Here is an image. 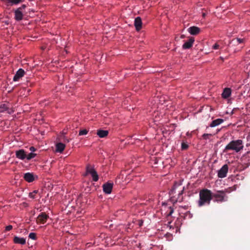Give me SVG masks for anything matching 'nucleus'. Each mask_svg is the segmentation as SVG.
Instances as JSON below:
<instances>
[{
    "instance_id": "obj_1",
    "label": "nucleus",
    "mask_w": 250,
    "mask_h": 250,
    "mask_svg": "<svg viewBox=\"0 0 250 250\" xmlns=\"http://www.w3.org/2000/svg\"><path fill=\"white\" fill-rule=\"evenodd\" d=\"M185 189L184 187H181V184L178 183H175L173 187L169 192V195L171 200L174 203L176 202H182L183 197L182 195Z\"/></svg>"
},
{
    "instance_id": "obj_2",
    "label": "nucleus",
    "mask_w": 250,
    "mask_h": 250,
    "mask_svg": "<svg viewBox=\"0 0 250 250\" xmlns=\"http://www.w3.org/2000/svg\"><path fill=\"white\" fill-rule=\"evenodd\" d=\"M199 199L198 201L199 207H203L205 205H209L212 199V192L209 189L203 188L199 192Z\"/></svg>"
},
{
    "instance_id": "obj_3",
    "label": "nucleus",
    "mask_w": 250,
    "mask_h": 250,
    "mask_svg": "<svg viewBox=\"0 0 250 250\" xmlns=\"http://www.w3.org/2000/svg\"><path fill=\"white\" fill-rule=\"evenodd\" d=\"M243 148V142L241 140H233L226 146L224 151L227 152L228 150H231L238 152L242 150Z\"/></svg>"
},
{
    "instance_id": "obj_4",
    "label": "nucleus",
    "mask_w": 250,
    "mask_h": 250,
    "mask_svg": "<svg viewBox=\"0 0 250 250\" xmlns=\"http://www.w3.org/2000/svg\"><path fill=\"white\" fill-rule=\"evenodd\" d=\"M228 197L226 192L224 190H218L215 193H212V199L217 203H223L228 200Z\"/></svg>"
},
{
    "instance_id": "obj_5",
    "label": "nucleus",
    "mask_w": 250,
    "mask_h": 250,
    "mask_svg": "<svg viewBox=\"0 0 250 250\" xmlns=\"http://www.w3.org/2000/svg\"><path fill=\"white\" fill-rule=\"evenodd\" d=\"M86 172L87 174H91L93 181L97 182L99 180V176L96 170L90 165L86 167Z\"/></svg>"
},
{
    "instance_id": "obj_6",
    "label": "nucleus",
    "mask_w": 250,
    "mask_h": 250,
    "mask_svg": "<svg viewBox=\"0 0 250 250\" xmlns=\"http://www.w3.org/2000/svg\"><path fill=\"white\" fill-rule=\"evenodd\" d=\"M229 170V167L227 165H224L218 171V176L219 178H225L227 176Z\"/></svg>"
},
{
    "instance_id": "obj_7",
    "label": "nucleus",
    "mask_w": 250,
    "mask_h": 250,
    "mask_svg": "<svg viewBox=\"0 0 250 250\" xmlns=\"http://www.w3.org/2000/svg\"><path fill=\"white\" fill-rule=\"evenodd\" d=\"M48 218V215H47L45 213L42 212L38 216L36 222L37 223L43 224L46 222Z\"/></svg>"
},
{
    "instance_id": "obj_8",
    "label": "nucleus",
    "mask_w": 250,
    "mask_h": 250,
    "mask_svg": "<svg viewBox=\"0 0 250 250\" xmlns=\"http://www.w3.org/2000/svg\"><path fill=\"white\" fill-rule=\"evenodd\" d=\"M7 111L8 113L11 114L13 112L12 109H10L8 104H0V112Z\"/></svg>"
},
{
    "instance_id": "obj_9",
    "label": "nucleus",
    "mask_w": 250,
    "mask_h": 250,
    "mask_svg": "<svg viewBox=\"0 0 250 250\" xmlns=\"http://www.w3.org/2000/svg\"><path fill=\"white\" fill-rule=\"evenodd\" d=\"M25 75V71L22 68H20L16 72V75L14 76L13 81L14 82L18 81L21 78Z\"/></svg>"
},
{
    "instance_id": "obj_10",
    "label": "nucleus",
    "mask_w": 250,
    "mask_h": 250,
    "mask_svg": "<svg viewBox=\"0 0 250 250\" xmlns=\"http://www.w3.org/2000/svg\"><path fill=\"white\" fill-rule=\"evenodd\" d=\"M3 2L5 3L7 6H12L14 5H17L20 3L22 2L23 0H0Z\"/></svg>"
},
{
    "instance_id": "obj_11",
    "label": "nucleus",
    "mask_w": 250,
    "mask_h": 250,
    "mask_svg": "<svg viewBox=\"0 0 250 250\" xmlns=\"http://www.w3.org/2000/svg\"><path fill=\"white\" fill-rule=\"evenodd\" d=\"M113 188V183H106L103 185L104 191L106 194H110Z\"/></svg>"
},
{
    "instance_id": "obj_12",
    "label": "nucleus",
    "mask_w": 250,
    "mask_h": 250,
    "mask_svg": "<svg viewBox=\"0 0 250 250\" xmlns=\"http://www.w3.org/2000/svg\"><path fill=\"white\" fill-rule=\"evenodd\" d=\"M134 25L137 31H139L142 27V19L140 17H137L135 18L134 21Z\"/></svg>"
},
{
    "instance_id": "obj_13",
    "label": "nucleus",
    "mask_w": 250,
    "mask_h": 250,
    "mask_svg": "<svg viewBox=\"0 0 250 250\" xmlns=\"http://www.w3.org/2000/svg\"><path fill=\"white\" fill-rule=\"evenodd\" d=\"M16 155L17 158L20 159L21 160H24V158H26V157L27 156L26 152L24 151V149H22L16 151Z\"/></svg>"
},
{
    "instance_id": "obj_14",
    "label": "nucleus",
    "mask_w": 250,
    "mask_h": 250,
    "mask_svg": "<svg viewBox=\"0 0 250 250\" xmlns=\"http://www.w3.org/2000/svg\"><path fill=\"white\" fill-rule=\"evenodd\" d=\"M23 179H24L26 182L31 183L34 181L35 176L33 173L27 172L23 175Z\"/></svg>"
},
{
    "instance_id": "obj_15",
    "label": "nucleus",
    "mask_w": 250,
    "mask_h": 250,
    "mask_svg": "<svg viewBox=\"0 0 250 250\" xmlns=\"http://www.w3.org/2000/svg\"><path fill=\"white\" fill-rule=\"evenodd\" d=\"M195 40L193 38H190L189 40L183 45V48L184 49H190L193 46Z\"/></svg>"
},
{
    "instance_id": "obj_16",
    "label": "nucleus",
    "mask_w": 250,
    "mask_h": 250,
    "mask_svg": "<svg viewBox=\"0 0 250 250\" xmlns=\"http://www.w3.org/2000/svg\"><path fill=\"white\" fill-rule=\"evenodd\" d=\"M188 31L190 35H198L200 33V28L192 26L188 28Z\"/></svg>"
},
{
    "instance_id": "obj_17",
    "label": "nucleus",
    "mask_w": 250,
    "mask_h": 250,
    "mask_svg": "<svg viewBox=\"0 0 250 250\" xmlns=\"http://www.w3.org/2000/svg\"><path fill=\"white\" fill-rule=\"evenodd\" d=\"M15 19L17 21H21L23 19L22 12L19 9H16L15 11Z\"/></svg>"
},
{
    "instance_id": "obj_18",
    "label": "nucleus",
    "mask_w": 250,
    "mask_h": 250,
    "mask_svg": "<svg viewBox=\"0 0 250 250\" xmlns=\"http://www.w3.org/2000/svg\"><path fill=\"white\" fill-rule=\"evenodd\" d=\"M231 94V90L229 88H226L224 89L222 96L224 99H227L229 98Z\"/></svg>"
},
{
    "instance_id": "obj_19",
    "label": "nucleus",
    "mask_w": 250,
    "mask_h": 250,
    "mask_svg": "<svg viewBox=\"0 0 250 250\" xmlns=\"http://www.w3.org/2000/svg\"><path fill=\"white\" fill-rule=\"evenodd\" d=\"M13 240L15 243L20 244L21 245H25L26 243V239L23 237L16 236L14 237Z\"/></svg>"
},
{
    "instance_id": "obj_20",
    "label": "nucleus",
    "mask_w": 250,
    "mask_h": 250,
    "mask_svg": "<svg viewBox=\"0 0 250 250\" xmlns=\"http://www.w3.org/2000/svg\"><path fill=\"white\" fill-rule=\"evenodd\" d=\"M224 121V119H221V118H218L217 119L213 120L210 125V126L211 127H215L222 124Z\"/></svg>"
},
{
    "instance_id": "obj_21",
    "label": "nucleus",
    "mask_w": 250,
    "mask_h": 250,
    "mask_svg": "<svg viewBox=\"0 0 250 250\" xmlns=\"http://www.w3.org/2000/svg\"><path fill=\"white\" fill-rule=\"evenodd\" d=\"M65 148V145L62 143H59L56 145V151L62 153Z\"/></svg>"
},
{
    "instance_id": "obj_22",
    "label": "nucleus",
    "mask_w": 250,
    "mask_h": 250,
    "mask_svg": "<svg viewBox=\"0 0 250 250\" xmlns=\"http://www.w3.org/2000/svg\"><path fill=\"white\" fill-rule=\"evenodd\" d=\"M109 132L107 130H99L97 131V134L100 138H104L108 135Z\"/></svg>"
},
{
    "instance_id": "obj_23",
    "label": "nucleus",
    "mask_w": 250,
    "mask_h": 250,
    "mask_svg": "<svg viewBox=\"0 0 250 250\" xmlns=\"http://www.w3.org/2000/svg\"><path fill=\"white\" fill-rule=\"evenodd\" d=\"M36 156V153L30 152L28 154L26 155V157L25 158L27 160H31V159L35 157Z\"/></svg>"
},
{
    "instance_id": "obj_24",
    "label": "nucleus",
    "mask_w": 250,
    "mask_h": 250,
    "mask_svg": "<svg viewBox=\"0 0 250 250\" xmlns=\"http://www.w3.org/2000/svg\"><path fill=\"white\" fill-rule=\"evenodd\" d=\"M28 237L29 238L33 240H36L37 239L36 234L34 232H30L29 234Z\"/></svg>"
},
{
    "instance_id": "obj_25",
    "label": "nucleus",
    "mask_w": 250,
    "mask_h": 250,
    "mask_svg": "<svg viewBox=\"0 0 250 250\" xmlns=\"http://www.w3.org/2000/svg\"><path fill=\"white\" fill-rule=\"evenodd\" d=\"M189 147L188 145L185 142H183L182 143L181 147L182 150H186Z\"/></svg>"
},
{
    "instance_id": "obj_26",
    "label": "nucleus",
    "mask_w": 250,
    "mask_h": 250,
    "mask_svg": "<svg viewBox=\"0 0 250 250\" xmlns=\"http://www.w3.org/2000/svg\"><path fill=\"white\" fill-rule=\"evenodd\" d=\"M87 132H88V131L86 129L81 130L79 131V135L82 136V135H86L87 133Z\"/></svg>"
},
{
    "instance_id": "obj_27",
    "label": "nucleus",
    "mask_w": 250,
    "mask_h": 250,
    "mask_svg": "<svg viewBox=\"0 0 250 250\" xmlns=\"http://www.w3.org/2000/svg\"><path fill=\"white\" fill-rule=\"evenodd\" d=\"M211 136V134H204L202 135V137L203 139L207 140L209 136Z\"/></svg>"
},
{
    "instance_id": "obj_28",
    "label": "nucleus",
    "mask_w": 250,
    "mask_h": 250,
    "mask_svg": "<svg viewBox=\"0 0 250 250\" xmlns=\"http://www.w3.org/2000/svg\"><path fill=\"white\" fill-rule=\"evenodd\" d=\"M173 212H174V209L171 207H170L169 208V213H168L167 216H171L172 214V213H173Z\"/></svg>"
},
{
    "instance_id": "obj_29",
    "label": "nucleus",
    "mask_w": 250,
    "mask_h": 250,
    "mask_svg": "<svg viewBox=\"0 0 250 250\" xmlns=\"http://www.w3.org/2000/svg\"><path fill=\"white\" fill-rule=\"evenodd\" d=\"M219 45L216 43H215L213 46H212V48L213 49H218L219 48Z\"/></svg>"
},
{
    "instance_id": "obj_30",
    "label": "nucleus",
    "mask_w": 250,
    "mask_h": 250,
    "mask_svg": "<svg viewBox=\"0 0 250 250\" xmlns=\"http://www.w3.org/2000/svg\"><path fill=\"white\" fill-rule=\"evenodd\" d=\"M12 228H13V227H12V225H8V226H6V229H6V230L7 231H9V230H10L11 229H12Z\"/></svg>"
},
{
    "instance_id": "obj_31",
    "label": "nucleus",
    "mask_w": 250,
    "mask_h": 250,
    "mask_svg": "<svg viewBox=\"0 0 250 250\" xmlns=\"http://www.w3.org/2000/svg\"><path fill=\"white\" fill-rule=\"evenodd\" d=\"M26 7V5L22 4L21 7L18 8V9H19L20 11H22Z\"/></svg>"
},
{
    "instance_id": "obj_32",
    "label": "nucleus",
    "mask_w": 250,
    "mask_h": 250,
    "mask_svg": "<svg viewBox=\"0 0 250 250\" xmlns=\"http://www.w3.org/2000/svg\"><path fill=\"white\" fill-rule=\"evenodd\" d=\"M236 41L237 42V43H242L243 42L244 40L237 38L236 39Z\"/></svg>"
},
{
    "instance_id": "obj_33",
    "label": "nucleus",
    "mask_w": 250,
    "mask_h": 250,
    "mask_svg": "<svg viewBox=\"0 0 250 250\" xmlns=\"http://www.w3.org/2000/svg\"><path fill=\"white\" fill-rule=\"evenodd\" d=\"M29 149L31 151H35L36 150V148L34 147H33V146H31L29 148Z\"/></svg>"
},
{
    "instance_id": "obj_34",
    "label": "nucleus",
    "mask_w": 250,
    "mask_h": 250,
    "mask_svg": "<svg viewBox=\"0 0 250 250\" xmlns=\"http://www.w3.org/2000/svg\"><path fill=\"white\" fill-rule=\"evenodd\" d=\"M32 194H33L32 193H30L29 194V196L32 198H34V197L33 195H32Z\"/></svg>"
},
{
    "instance_id": "obj_35",
    "label": "nucleus",
    "mask_w": 250,
    "mask_h": 250,
    "mask_svg": "<svg viewBox=\"0 0 250 250\" xmlns=\"http://www.w3.org/2000/svg\"><path fill=\"white\" fill-rule=\"evenodd\" d=\"M185 38V35H181V38L184 39Z\"/></svg>"
},
{
    "instance_id": "obj_36",
    "label": "nucleus",
    "mask_w": 250,
    "mask_h": 250,
    "mask_svg": "<svg viewBox=\"0 0 250 250\" xmlns=\"http://www.w3.org/2000/svg\"><path fill=\"white\" fill-rule=\"evenodd\" d=\"M205 16V14L204 13L203 14V16L204 17Z\"/></svg>"
}]
</instances>
